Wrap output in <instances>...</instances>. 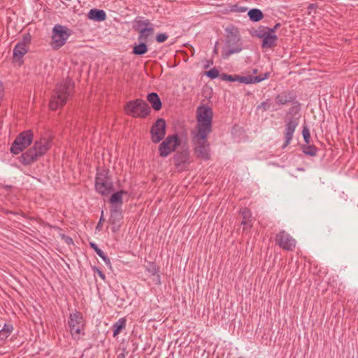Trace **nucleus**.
<instances>
[{"instance_id": "nucleus-48", "label": "nucleus", "mask_w": 358, "mask_h": 358, "mask_svg": "<svg viewBox=\"0 0 358 358\" xmlns=\"http://www.w3.org/2000/svg\"><path fill=\"white\" fill-rule=\"evenodd\" d=\"M217 45H218V42L217 41L215 43V47H214V49H213V53L214 54H217V52H218Z\"/></svg>"}, {"instance_id": "nucleus-29", "label": "nucleus", "mask_w": 358, "mask_h": 358, "mask_svg": "<svg viewBox=\"0 0 358 358\" xmlns=\"http://www.w3.org/2000/svg\"><path fill=\"white\" fill-rule=\"evenodd\" d=\"M294 103L296 105L292 106L289 109L288 113H287L285 118H294L296 117L298 122L300 120L301 115L299 114V111L301 109V104L299 101H294Z\"/></svg>"}, {"instance_id": "nucleus-30", "label": "nucleus", "mask_w": 358, "mask_h": 358, "mask_svg": "<svg viewBox=\"0 0 358 358\" xmlns=\"http://www.w3.org/2000/svg\"><path fill=\"white\" fill-rule=\"evenodd\" d=\"M122 192H118V191L113 192L108 199V202L111 204V206H120L122 208L123 204V198L122 197Z\"/></svg>"}, {"instance_id": "nucleus-44", "label": "nucleus", "mask_w": 358, "mask_h": 358, "mask_svg": "<svg viewBox=\"0 0 358 358\" xmlns=\"http://www.w3.org/2000/svg\"><path fill=\"white\" fill-rule=\"evenodd\" d=\"M13 327L11 324H5L3 329L1 330V334L6 333V334H9L13 331Z\"/></svg>"}, {"instance_id": "nucleus-38", "label": "nucleus", "mask_w": 358, "mask_h": 358, "mask_svg": "<svg viewBox=\"0 0 358 358\" xmlns=\"http://www.w3.org/2000/svg\"><path fill=\"white\" fill-rule=\"evenodd\" d=\"M261 29H265L268 32L272 34H275L276 31L280 27L281 24L280 22L276 23L273 27H268L263 25H259Z\"/></svg>"}, {"instance_id": "nucleus-15", "label": "nucleus", "mask_w": 358, "mask_h": 358, "mask_svg": "<svg viewBox=\"0 0 358 358\" xmlns=\"http://www.w3.org/2000/svg\"><path fill=\"white\" fill-rule=\"evenodd\" d=\"M275 240L276 244L285 250L292 251L296 245L295 240L284 230L276 234Z\"/></svg>"}, {"instance_id": "nucleus-45", "label": "nucleus", "mask_w": 358, "mask_h": 358, "mask_svg": "<svg viewBox=\"0 0 358 358\" xmlns=\"http://www.w3.org/2000/svg\"><path fill=\"white\" fill-rule=\"evenodd\" d=\"M92 270L94 271V273H96L102 280H106V275L99 268L96 266H93Z\"/></svg>"}, {"instance_id": "nucleus-6", "label": "nucleus", "mask_w": 358, "mask_h": 358, "mask_svg": "<svg viewBox=\"0 0 358 358\" xmlns=\"http://www.w3.org/2000/svg\"><path fill=\"white\" fill-rule=\"evenodd\" d=\"M124 109L126 114L132 117L145 118L151 113L148 103L141 99L128 101Z\"/></svg>"}, {"instance_id": "nucleus-33", "label": "nucleus", "mask_w": 358, "mask_h": 358, "mask_svg": "<svg viewBox=\"0 0 358 358\" xmlns=\"http://www.w3.org/2000/svg\"><path fill=\"white\" fill-rule=\"evenodd\" d=\"M301 148L304 155L314 157L317 155L318 149L314 145L303 144L301 145Z\"/></svg>"}, {"instance_id": "nucleus-13", "label": "nucleus", "mask_w": 358, "mask_h": 358, "mask_svg": "<svg viewBox=\"0 0 358 358\" xmlns=\"http://www.w3.org/2000/svg\"><path fill=\"white\" fill-rule=\"evenodd\" d=\"M151 141L154 143H159L164 140L166 133V123L164 118H158L151 126L150 130Z\"/></svg>"}, {"instance_id": "nucleus-50", "label": "nucleus", "mask_w": 358, "mask_h": 358, "mask_svg": "<svg viewBox=\"0 0 358 358\" xmlns=\"http://www.w3.org/2000/svg\"><path fill=\"white\" fill-rule=\"evenodd\" d=\"M2 96H3V87H2L1 82H0V99H1Z\"/></svg>"}, {"instance_id": "nucleus-54", "label": "nucleus", "mask_w": 358, "mask_h": 358, "mask_svg": "<svg viewBox=\"0 0 358 358\" xmlns=\"http://www.w3.org/2000/svg\"><path fill=\"white\" fill-rule=\"evenodd\" d=\"M252 73H257V69H252Z\"/></svg>"}, {"instance_id": "nucleus-23", "label": "nucleus", "mask_w": 358, "mask_h": 358, "mask_svg": "<svg viewBox=\"0 0 358 358\" xmlns=\"http://www.w3.org/2000/svg\"><path fill=\"white\" fill-rule=\"evenodd\" d=\"M136 32L138 34L137 38L138 41L148 43L149 38L154 35L155 29L154 27H152V28L143 27V29H141Z\"/></svg>"}, {"instance_id": "nucleus-14", "label": "nucleus", "mask_w": 358, "mask_h": 358, "mask_svg": "<svg viewBox=\"0 0 358 358\" xmlns=\"http://www.w3.org/2000/svg\"><path fill=\"white\" fill-rule=\"evenodd\" d=\"M122 213V209L120 206L110 207V217L108 222L111 224V231L113 233L118 231L120 229L123 219Z\"/></svg>"}, {"instance_id": "nucleus-9", "label": "nucleus", "mask_w": 358, "mask_h": 358, "mask_svg": "<svg viewBox=\"0 0 358 358\" xmlns=\"http://www.w3.org/2000/svg\"><path fill=\"white\" fill-rule=\"evenodd\" d=\"M250 34L252 37H257L262 40L261 48L263 50L273 49L278 45V36L272 34L265 29H261L260 26L257 29L250 30Z\"/></svg>"}, {"instance_id": "nucleus-10", "label": "nucleus", "mask_w": 358, "mask_h": 358, "mask_svg": "<svg viewBox=\"0 0 358 358\" xmlns=\"http://www.w3.org/2000/svg\"><path fill=\"white\" fill-rule=\"evenodd\" d=\"M34 134L31 130H26L19 134L10 148V151L13 155H18L27 148H28L33 141Z\"/></svg>"}, {"instance_id": "nucleus-27", "label": "nucleus", "mask_w": 358, "mask_h": 358, "mask_svg": "<svg viewBox=\"0 0 358 358\" xmlns=\"http://www.w3.org/2000/svg\"><path fill=\"white\" fill-rule=\"evenodd\" d=\"M239 213L241 215L242 218H243V220L241 221V224L251 228L252 227V224H251L252 213H251L250 210L248 208H243L240 210Z\"/></svg>"}, {"instance_id": "nucleus-11", "label": "nucleus", "mask_w": 358, "mask_h": 358, "mask_svg": "<svg viewBox=\"0 0 358 358\" xmlns=\"http://www.w3.org/2000/svg\"><path fill=\"white\" fill-rule=\"evenodd\" d=\"M159 145V153L162 157H168L180 146L181 139L178 134L167 136Z\"/></svg>"}, {"instance_id": "nucleus-26", "label": "nucleus", "mask_w": 358, "mask_h": 358, "mask_svg": "<svg viewBox=\"0 0 358 358\" xmlns=\"http://www.w3.org/2000/svg\"><path fill=\"white\" fill-rule=\"evenodd\" d=\"M248 16L250 21L258 22L264 18V15L259 8H251L248 11Z\"/></svg>"}, {"instance_id": "nucleus-42", "label": "nucleus", "mask_w": 358, "mask_h": 358, "mask_svg": "<svg viewBox=\"0 0 358 358\" xmlns=\"http://www.w3.org/2000/svg\"><path fill=\"white\" fill-rule=\"evenodd\" d=\"M168 37L169 36L166 33H160L156 36L155 39L157 43H162L165 42L167 40Z\"/></svg>"}, {"instance_id": "nucleus-24", "label": "nucleus", "mask_w": 358, "mask_h": 358, "mask_svg": "<svg viewBox=\"0 0 358 358\" xmlns=\"http://www.w3.org/2000/svg\"><path fill=\"white\" fill-rule=\"evenodd\" d=\"M148 52V45L143 41L135 43L132 47L131 53L136 56H143Z\"/></svg>"}, {"instance_id": "nucleus-34", "label": "nucleus", "mask_w": 358, "mask_h": 358, "mask_svg": "<svg viewBox=\"0 0 358 358\" xmlns=\"http://www.w3.org/2000/svg\"><path fill=\"white\" fill-rule=\"evenodd\" d=\"M236 82H239L241 83H244V84H247V85L254 84L253 76H244L237 75Z\"/></svg>"}, {"instance_id": "nucleus-7", "label": "nucleus", "mask_w": 358, "mask_h": 358, "mask_svg": "<svg viewBox=\"0 0 358 358\" xmlns=\"http://www.w3.org/2000/svg\"><path fill=\"white\" fill-rule=\"evenodd\" d=\"M71 336L74 340H79L80 335H84V328L85 326V320L82 313L75 310L71 313L68 321Z\"/></svg>"}, {"instance_id": "nucleus-8", "label": "nucleus", "mask_w": 358, "mask_h": 358, "mask_svg": "<svg viewBox=\"0 0 358 358\" xmlns=\"http://www.w3.org/2000/svg\"><path fill=\"white\" fill-rule=\"evenodd\" d=\"M72 34V31L67 27L57 24L52 31L51 45L54 49H59L66 43L69 36Z\"/></svg>"}, {"instance_id": "nucleus-47", "label": "nucleus", "mask_w": 358, "mask_h": 358, "mask_svg": "<svg viewBox=\"0 0 358 358\" xmlns=\"http://www.w3.org/2000/svg\"><path fill=\"white\" fill-rule=\"evenodd\" d=\"M123 352L120 354H119L117 357V358H125L126 355L128 354V351L125 348L123 349Z\"/></svg>"}, {"instance_id": "nucleus-18", "label": "nucleus", "mask_w": 358, "mask_h": 358, "mask_svg": "<svg viewBox=\"0 0 358 358\" xmlns=\"http://www.w3.org/2000/svg\"><path fill=\"white\" fill-rule=\"evenodd\" d=\"M96 191L102 196L110 194L113 190V184L111 180L95 182Z\"/></svg>"}, {"instance_id": "nucleus-3", "label": "nucleus", "mask_w": 358, "mask_h": 358, "mask_svg": "<svg viewBox=\"0 0 358 358\" xmlns=\"http://www.w3.org/2000/svg\"><path fill=\"white\" fill-rule=\"evenodd\" d=\"M51 148V141L43 138L36 141L33 147L28 149L19 157V162L24 166H29L36 162L39 157L43 156Z\"/></svg>"}, {"instance_id": "nucleus-4", "label": "nucleus", "mask_w": 358, "mask_h": 358, "mask_svg": "<svg viewBox=\"0 0 358 358\" xmlns=\"http://www.w3.org/2000/svg\"><path fill=\"white\" fill-rule=\"evenodd\" d=\"M197 132L211 133L213 131V111L207 105H200L196 108Z\"/></svg>"}, {"instance_id": "nucleus-53", "label": "nucleus", "mask_w": 358, "mask_h": 358, "mask_svg": "<svg viewBox=\"0 0 358 358\" xmlns=\"http://www.w3.org/2000/svg\"><path fill=\"white\" fill-rule=\"evenodd\" d=\"M247 10L246 8H242L241 9H240V11H242V12H244Z\"/></svg>"}, {"instance_id": "nucleus-17", "label": "nucleus", "mask_w": 358, "mask_h": 358, "mask_svg": "<svg viewBox=\"0 0 358 358\" xmlns=\"http://www.w3.org/2000/svg\"><path fill=\"white\" fill-rule=\"evenodd\" d=\"M296 97V96L293 91L286 90L276 95L275 101L277 104L286 105L294 102Z\"/></svg>"}, {"instance_id": "nucleus-25", "label": "nucleus", "mask_w": 358, "mask_h": 358, "mask_svg": "<svg viewBox=\"0 0 358 358\" xmlns=\"http://www.w3.org/2000/svg\"><path fill=\"white\" fill-rule=\"evenodd\" d=\"M127 320L125 317H122L119 319L112 326L113 329V336L114 338L117 337L121 331L126 328Z\"/></svg>"}, {"instance_id": "nucleus-52", "label": "nucleus", "mask_w": 358, "mask_h": 358, "mask_svg": "<svg viewBox=\"0 0 358 358\" xmlns=\"http://www.w3.org/2000/svg\"><path fill=\"white\" fill-rule=\"evenodd\" d=\"M315 4H310V5L308 6V9L313 8L315 7Z\"/></svg>"}, {"instance_id": "nucleus-22", "label": "nucleus", "mask_w": 358, "mask_h": 358, "mask_svg": "<svg viewBox=\"0 0 358 358\" xmlns=\"http://www.w3.org/2000/svg\"><path fill=\"white\" fill-rule=\"evenodd\" d=\"M28 47L23 44H16L13 51V60L14 62L20 61L28 52Z\"/></svg>"}, {"instance_id": "nucleus-36", "label": "nucleus", "mask_w": 358, "mask_h": 358, "mask_svg": "<svg viewBox=\"0 0 358 358\" xmlns=\"http://www.w3.org/2000/svg\"><path fill=\"white\" fill-rule=\"evenodd\" d=\"M302 136L305 142V144H310V133L307 126H303L302 129Z\"/></svg>"}, {"instance_id": "nucleus-16", "label": "nucleus", "mask_w": 358, "mask_h": 358, "mask_svg": "<svg viewBox=\"0 0 358 358\" xmlns=\"http://www.w3.org/2000/svg\"><path fill=\"white\" fill-rule=\"evenodd\" d=\"M285 143L282 148L287 147L293 138V134L297 126L299 124L297 118H285Z\"/></svg>"}, {"instance_id": "nucleus-12", "label": "nucleus", "mask_w": 358, "mask_h": 358, "mask_svg": "<svg viewBox=\"0 0 358 358\" xmlns=\"http://www.w3.org/2000/svg\"><path fill=\"white\" fill-rule=\"evenodd\" d=\"M173 160L174 166L178 171L182 172L187 169L191 163L190 153L188 148L182 146L180 150L176 151Z\"/></svg>"}, {"instance_id": "nucleus-20", "label": "nucleus", "mask_w": 358, "mask_h": 358, "mask_svg": "<svg viewBox=\"0 0 358 358\" xmlns=\"http://www.w3.org/2000/svg\"><path fill=\"white\" fill-rule=\"evenodd\" d=\"M147 100L155 111H159L162 108V102L156 92H150L147 95Z\"/></svg>"}, {"instance_id": "nucleus-39", "label": "nucleus", "mask_w": 358, "mask_h": 358, "mask_svg": "<svg viewBox=\"0 0 358 358\" xmlns=\"http://www.w3.org/2000/svg\"><path fill=\"white\" fill-rule=\"evenodd\" d=\"M270 76V73L269 72H266L263 74H260L259 76H253V81H254V83H260L267 78H268Z\"/></svg>"}, {"instance_id": "nucleus-19", "label": "nucleus", "mask_w": 358, "mask_h": 358, "mask_svg": "<svg viewBox=\"0 0 358 358\" xmlns=\"http://www.w3.org/2000/svg\"><path fill=\"white\" fill-rule=\"evenodd\" d=\"M87 18L94 22H103L106 20L107 15L102 9L92 8L87 13Z\"/></svg>"}, {"instance_id": "nucleus-2", "label": "nucleus", "mask_w": 358, "mask_h": 358, "mask_svg": "<svg viewBox=\"0 0 358 358\" xmlns=\"http://www.w3.org/2000/svg\"><path fill=\"white\" fill-rule=\"evenodd\" d=\"M75 83L71 78L67 77L64 81L57 83L54 90V94L49 103V108L52 110H56L63 107L68 99L73 95Z\"/></svg>"}, {"instance_id": "nucleus-37", "label": "nucleus", "mask_w": 358, "mask_h": 358, "mask_svg": "<svg viewBox=\"0 0 358 358\" xmlns=\"http://www.w3.org/2000/svg\"><path fill=\"white\" fill-rule=\"evenodd\" d=\"M31 34L29 33H27V34H24L23 36H22V38L21 41H20L17 44H23L25 45V47H28L29 46L30 43H31Z\"/></svg>"}, {"instance_id": "nucleus-31", "label": "nucleus", "mask_w": 358, "mask_h": 358, "mask_svg": "<svg viewBox=\"0 0 358 358\" xmlns=\"http://www.w3.org/2000/svg\"><path fill=\"white\" fill-rule=\"evenodd\" d=\"M146 271L149 272L152 275H156L157 278V284L159 285L160 275H159V267L155 264V262H148L146 266Z\"/></svg>"}, {"instance_id": "nucleus-46", "label": "nucleus", "mask_w": 358, "mask_h": 358, "mask_svg": "<svg viewBox=\"0 0 358 358\" xmlns=\"http://www.w3.org/2000/svg\"><path fill=\"white\" fill-rule=\"evenodd\" d=\"M61 237H62V239L68 245H71V244H73V239L69 236H66L65 234H61L60 235Z\"/></svg>"}, {"instance_id": "nucleus-51", "label": "nucleus", "mask_w": 358, "mask_h": 358, "mask_svg": "<svg viewBox=\"0 0 358 358\" xmlns=\"http://www.w3.org/2000/svg\"><path fill=\"white\" fill-rule=\"evenodd\" d=\"M118 192H122V197L123 198V195H126V194H128V192L127 191H125V190H120L118 191Z\"/></svg>"}, {"instance_id": "nucleus-1", "label": "nucleus", "mask_w": 358, "mask_h": 358, "mask_svg": "<svg viewBox=\"0 0 358 358\" xmlns=\"http://www.w3.org/2000/svg\"><path fill=\"white\" fill-rule=\"evenodd\" d=\"M224 31L225 41L222 56L226 59L231 55L241 52L244 48L239 29L237 27L229 24L224 29Z\"/></svg>"}, {"instance_id": "nucleus-32", "label": "nucleus", "mask_w": 358, "mask_h": 358, "mask_svg": "<svg viewBox=\"0 0 358 358\" xmlns=\"http://www.w3.org/2000/svg\"><path fill=\"white\" fill-rule=\"evenodd\" d=\"M108 180H110L109 176V170L105 169H100L98 168L96 174L95 182H103Z\"/></svg>"}, {"instance_id": "nucleus-56", "label": "nucleus", "mask_w": 358, "mask_h": 358, "mask_svg": "<svg viewBox=\"0 0 358 358\" xmlns=\"http://www.w3.org/2000/svg\"><path fill=\"white\" fill-rule=\"evenodd\" d=\"M73 358H75V357H73Z\"/></svg>"}, {"instance_id": "nucleus-49", "label": "nucleus", "mask_w": 358, "mask_h": 358, "mask_svg": "<svg viewBox=\"0 0 358 358\" xmlns=\"http://www.w3.org/2000/svg\"><path fill=\"white\" fill-rule=\"evenodd\" d=\"M213 64V60H208V64L205 65V66H204V68H205V69H207V68H208V67H209V66H210V64Z\"/></svg>"}, {"instance_id": "nucleus-41", "label": "nucleus", "mask_w": 358, "mask_h": 358, "mask_svg": "<svg viewBox=\"0 0 358 358\" xmlns=\"http://www.w3.org/2000/svg\"><path fill=\"white\" fill-rule=\"evenodd\" d=\"M269 101L270 100L267 99L266 101L262 102L259 105L257 106V110H258L262 109V111L268 110L271 106V103Z\"/></svg>"}, {"instance_id": "nucleus-40", "label": "nucleus", "mask_w": 358, "mask_h": 358, "mask_svg": "<svg viewBox=\"0 0 358 358\" xmlns=\"http://www.w3.org/2000/svg\"><path fill=\"white\" fill-rule=\"evenodd\" d=\"M237 74L230 75L227 73H222L220 75V78L224 81L228 82H236Z\"/></svg>"}, {"instance_id": "nucleus-5", "label": "nucleus", "mask_w": 358, "mask_h": 358, "mask_svg": "<svg viewBox=\"0 0 358 358\" xmlns=\"http://www.w3.org/2000/svg\"><path fill=\"white\" fill-rule=\"evenodd\" d=\"M210 133L196 132L193 136L194 152L198 159L208 160L210 158V143L208 136Z\"/></svg>"}, {"instance_id": "nucleus-35", "label": "nucleus", "mask_w": 358, "mask_h": 358, "mask_svg": "<svg viewBox=\"0 0 358 358\" xmlns=\"http://www.w3.org/2000/svg\"><path fill=\"white\" fill-rule=\"evenodd\" d=\"M204 74L211 80L215 79L219 76L220 77L221 75L220 74V72L217 70V69L215 67H213L210 70L205 71Z\"/></svg>"}, {"instance_id": "nucleus-55", "label": "nucleus", "mask_w": 358, "mask_h": 358, "mask_svg": "<svg viewBox=\"0 0 358 358\" xmlns=\"http://www.w3.org/2000/svg\"><path fill=\"white\" fill-rule=\"evenodd\" d=\"M238 358H244L243 357H238Z\"/></svg>"}, {"instance_id": "nucleus-28", "label": "nucleus", "mask_w": 358, "mask_h": 358, "mask_svg": "<svg viewBox=\"0 0 358 358\" xmlns=\"http://www.w3.org/2000/svg\"><path fill=\"white\" fill-rule=\"evenodd\" d=\"M90 246L94 250L97 255L103 259L105 264L111 268V262L109 257L97 246V245L94 242H90Z\"/></svg>"}, {"instance_id": "nucleus-43", "label": "nucleus", "mask_w": 358, "mask_h": 358, "mask_svg": "<svg viewBox=\"0 0 358 358\" xmlns=\"http://www.w3.org/2000/svg\"><path fill=\"white\" fill-rule=\"evenodd\" d=\"M105 222V218H104V216H103V211L102 210L101 213V216H100V219H99V221L96 227V230L98 231H100L101 229H102V227H103V222Z\"/></svg>"}, {"instance_id": "nucleus-21", "label": "nucleus", "mask_w": 358, "mask_h": 358, "mask_svg": "<svg viewBox=\"0 0 358 358\" xmlns=\"http://www.w3.org/2000/svg\"><path fill=\"white\" fill-rule=\"evenodd\" d=\"M152 27H154V24L150 20L146 19L143 20V17L138 16L133 22L132 29L135 31H137L141 29H143V27L152 28Z\"/></svg>"}]
</instances>
